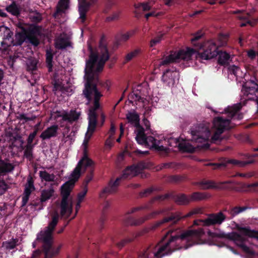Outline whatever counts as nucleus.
Returning a JSON list of instances; mask_svg holds the SVG:
<instances>
[{
	"mask_svg": "<svg viewBox=\"0 0 258 258\" xmlns=\"http://www.w3.org/2000/svg\"><path fill=\"white\" fill-rule=\"evenodd\" d=\"M79 12L82 22L86 20V13L89 11V0H79Z\"/></svg>",
	"mask_w": 258,
	"mask_h": 258,
	"instance_id": "20",
	"label": "nucleus"
},
{
	"mask_svg": "<svg viewBox=\"0 0 258 258\" xmlns=\"http://www.w3.org/2000/svg\"><path fill=\"white\" fill-rule=\"evenodd\" d=\"M92 161L89 158L86 152L84 153V155L81 159L77 163V166L75 168L71 174L72 178L69 179L62 185L61 195L66 196H69L72 188L75 183L78 181L79 178L81 176V168L84 167L85 168L91 165Z\"/></svg>",
	"mask_w": 258,
	"mask_h": 258,
	"instance_id": "7",
	"label": "nucleus"
},
{
	"mask_svg": "<svg viewBox=\"0 0 258 258\" xmlns=\"http://www.w3.org/2000/svg\"><path fill=\"white\" fill-rule=\"evenodd\" d=\"M255 80L256 79L254 78L253 80H250L243 84L241 91L244 95H253L258 92V84L256 83Z\"/></svg>",
	"mask_w": 258,
	"mask_h": 258,
	"instance_id": "14",
	"label": "nucleus"
},
{
	"mask_svg": "<svg viewBox=\"0 0 258 258\" xmlns=\"http://www.w3.org/2000/svg\"><path fill=\"white\" fill-rule=\"evenodd\" d=\"M81 114L80 111H77L76 110H71L69 113H65L61 116L62 119L70 123H72L79 118Z\"/></svg>",
	"mask_w": 258,
	"mask_h": 258,
	"instance_id": "22",
	"label": "nucleus"
},
{
	"mask_svg": "<svg viewBox=\"0 0 258 258\" xmlns=\"http://www.w3.org/2000/svg\"><path fill=\"white\" fill-rule=\"evenodd\" d=\"M198 184L202 189H219L222 187V183H217L211 180H203L200 182Z\"/></svg>",
	"mask_w": 258,
	"mask_h": 258,
	"instance_id": "27",
	"label": "nucleus"
},
{
	"mask_svg": "<svg viewBox=\"0 0 258 258\" xmlns=\"http://www.w3.org/2000/svg\"><path fill=\"white\" fill-rule=\"evenodd\" d=\"M16 40L18 45H21L28 37L27 32H17L16 34Z\"/></svg>",
	"mask_w": 258,
	"mask_h": 258,
	"instance_id": "41",
	"label": "nucleus"
},
{
	"mask_svg": "<svg viewBox=\"0 0 258 258\" xmlns=\"http://www.w3.org/2000/svg\"><path fill=\"white\" fill-rule=\"evenodd\" d=\"M128 97L131 98V100H130V102L132 103L133 102V100L144 102L146 100L145 97L143 96L141 91L138 89L133 91L129 95Z\"/></svg>",
	"mask_w": 258,
	"mask_h": 258,
	"instance_id": "32",
	"label": "nucleus"
},
{
	"mask_svg": "<svg viewBox=\"0 0 258 258\" xmlns=\"http://www.w3.org/2000/svg\"><path fill=\"white\" fill-rule=\"evenodd\" d=\"M97 116L94 115V114L90 115L89 114V123L87 128V132L86 136L89 135V138L92 136L96 128Z\"/></svg>",
	"mask_w": 258,
	"mask_h": 258,
	"instance_id": "25",
	"label": "nucleus"
},
{
	"mask_svg": "<svg viewBox=\"0 0 258 258\" xmlns=\"http://www.w3.org/2000/svg\"><path fill=\"white\" fill-rule=\"evenodd\" d=\"M228 70L230 74L237 76L239 71L240 70V69L239 67H236L235 65H231L229 67Z\"/></svg>",
	"mask_w": 258,
	"mask_h": 258,
	"instance_id": "56",
	"label": "nucleus"
},
{
	"mask_svg": "<svg viewBox=\"0 0 258 258\" xmlns=\"http://www.w3.org/2000/svg\"><path fill=\"white\" fill-rule=\"evenodd\" d=\"M258 206V199H252L247 201L246 205L244 206H235L231 210H246L255 208Z\"/></svg>",
	"mask_w": 258,
	"mask_h": 258,
	"instance_id": "26",
	"label": "nucleus"
},
{
	"mask_svg": "<svg viewBox=\"0 0 258 258\" xmlns=\"http://www.w3.org/2000/svg\"><path fill=\"white\" fill-rule=\"evenodd\" d=\"M54 45L57 49H63L71 46V42L67 38L59 37L55 40Z\"/></svg>",
	"mask_w": 258,
	"mask_h": 258,
	"instance_id": "30",
	"label": "nucleus"
},
{
	"mask_svg": "<svg viewBox=\"0 0 258 258\" xmlns=\"http://www.w3.org/2000/svg\"><path fill=\"white\" fill-rule=\"evenodd\" d=\"M38 61L36 58L28 59L26 62V70L34 76L37 75Z\"/></svg>",
	"mask_w": 258,
	"mask_h": 258,
	"instance_id": "29",
	"label": "nucleus"
},
{
	"mask_svg": "<svg viewBox=\"0 0 258 258\" xmlns=\"http://www.w3.org/2000/svg\"><path fill=\"white\" fill-rule=\"evenodd\" d=\"M120 13L119 12H115L113 13L111 15L107 16L106 18V22H111L113 21H115L118 20L119 18Z\"/></svg>",
	"mask_w": 258,
	"mask_h": 258,
	"instance_id": "53",
	"label": "nucleus"
},
{
	"mask_svg": "<svg viewBox=\"0 0 258 258\" xmlns=\"http://www.w3.org/2000/svg\"><path fill=\"white\" fill-rule=\"evenodd\" d=\"M210 198V195L205 192H195L189 195L190 202L208 199Z\"/></svg>",
	"mask_w": 258,
	"mask_h": 258,
	"instance_id": "34",
	"label": "nucleus"
},
{
	"mask_svg": "<svg viewBox=\"0 0 258 258\" xmlns=\"http://www.w3.org/2000/svg\"><path fill=\"white\" fill-rule=\"evenodd\" d=\"M70 0H59L56 8V13H64L69 8Z\"/></svg>",
	"mask_w": 258,
	"mask_h": 258,
	"instance_id": "42",
	"label": "nucleus"
},
{
	"mask_svg": "<svg viewBox=\"0 0 258 258\" xmlns=\"http://www.w3.org/2000/svg\"><path fill=\"white\" fill-rule=\"evenodd\" d=\"M8 188V184L3 179H0V196L5 194Z\"/></svg>",
	"mask_w": 258,
	"mask_h": 258,
	"instance_id": "52",
	"label": "nucleus"
},
{
	"mask_svg": "<svg viewBox=\"0 0 258 258\" xmlns=\"http://www.w3.org/2000/svg\"><path fill=\"white\" fill-rule=\"evenodd\" d=\"M225 220V216L222 213L220 212L218 214L210 215L203 222L205 225L210 226L212 224H221Z\"/></svg>",
	"mask_w": 258,
	"mask_h": 258,
	"instance_id": "16",
	"label": "nucleus"
},
{
	"mask_svg": "<svg viewBox=\"0 0 258 258\" xmlns=\"http://www.w3.org/2000/svg\"><path fill=\"white\" fill-rule=\"evenodd\" d=\"M78 211H50L48 215L50 221L43 230L37 234L36 240L43 242L44 258H52L59 252L60 247L53 246L52 234L60 217L64 219H73L77 215Z\"/></svg>",
	"mask_w": 258,
	"mask_h": 258,
	"instance_id": "4",
	"label": "nucleus"
},
{
	"mask_svg": "<svg viewBox=\"0 0 258 258\" xmlns=\"http://www.w3.org/2000/svg\"><path fill=\"white\" fill-rule=\"evenodd\" d=\"M106 220V214L105 212H103L101 215L100 220L99 221V225L100 229H102L103 228V224L104 222Z\"/></svg>",
	"mask_w": 258,
	"mask_h": 258,
	"instance_id": "59",
	"label": "nucleus"
},
{
	"mask_svg": "<svg viewBox=\"0 0 258 258\" xmlns=\"http://www.w3.org/2000/svg\"><path fill=\"white\" fill-rule=\"evenodd\" d=\"M83 189L82 192H80L78 195L77 200H79L80 201H82L84 198H85V196L86 195V194L87 192L88 188L87 187H83Z\"/></svg>",
	"mask_w": 258,
	"mask_h": 258,
	"instance_id": "58",
	"label": "nucleus"
},
{
	"mask_svg": "<svg viewBox=\"0 0 258 258\" xmlns=\"http://www.w3.org/2000/svg\"><path fill=\"white\" fill-rule=\"evenodd\" d=\"M54 193V189L52 187L41 190L40 199L37 200V202H34L31 205L37 207L40 204L41 206L38 207V210H42V205L44 202L50 199L53 197Z\"/></svg>",
	"mask_w": 258,
	"mask_h": 258,
	"instance_id": "13",
	"label": "nucleus"
},
{
	"mask_svg": "<svg viewBox=\"0 0 258 258\" xmlns=\"http://www.w3.org/2000/svg\"><path fill=\"white\" fill-rule=\"evenodd\" d=\"M203 34L198 32L191 38V45L195 47H186L185 49H180L178 52H171L169 55L160 62V65H167L171 63L179 62V60L189 61L194 54L197 53V56L202 59H210L218 56V46L213 40L202 42L201 39Z\"/></svg>",
	"mask_w": 258,
	"mask_h": 258,
	"instance_id": "1",
	"label": "nucleus"
},
{
	"mask_svg": "<svg viewBox=\"0 0 258 258\" xmlns=\"http://www.w3.org/2000/svg\"><path fill=\"white\" fill-rule=\"evenodd\" d=\"M178 74L176 69H167L165 70L162 76V80L166 85L170 87L175 84L176 78L178 79Z\"/></svg>",
	"mask_w": 258,
	"mask_h": 258,
	"instance_id": "12",
	"label": "nucleus"
},
{
	"mask_svg": "<svg viewBox=\"0 0 258 258\" xmlns=\"http://www.w3.org/2000/svg\"><path fill=\"white\" fill-rule=\"evenodd\" d=\"M169 199L172 200L176 204L178 205H187L190 202V196L184 194H176L174 191H171L165 195L155 196L150 202L152 204L155 201L162 202Z\"/></svg>",
	"mask_w": 258,
	"mask_h": 258,
	"instance_id": "9",
	"label": "nucleus"
},
{
	"mask_svg": "<svg viewBox=\"0 0 258 258\" xmlns=\"http://www.w3.org/2000/svg\"><path fill=\"white\" fill-rule=\"evenodd\" d=\"M175 141L176 143H178V148L181 151L189 153L195 151V147L190 145L189 143H186L185 141L180 143L178 139H175Z\"/></svg>",
	"mask_w": 258,
	"mask_h": 258,
	"instance_id": "28",
	"label": "nucleus"
},
{
	"mask_svg": "<svg viewBox=\"0 0 258 258\" xmlns=\"http://www.w3.org/2000/svg\"><path fill=\"white\" fill-rule=\"evenodd\" d=\"M133 239H134L133 238H131L122 239L121 240L120 242H119L116 244L117 246L119 248H121L127 243H129V242L133 241Z\"/></svg>",
	"mask_w": 258,
	"mask_h": 258,
	"instance_id": "57",
	"label": "nucleus"
},
{
	"mask_svg": "<svg viewBox=\"0 0 258 258\" xmlns=\"http://www.w3.org/2000/svg\"><path fill=\"white\" fill-rule=\"evenodd\" d=\"M254 162L253 159H249L247 161H239L235 159H226V158H224L223 160L219 163H208L206 164V166H213V169L216 170V169H220L222 167H225L227 164H231L232 165H235L236 166L238 167H244L247 165H249V164L252 163Z\"/></svg>",
	"mask_w": 258,
	"mask_h": 258,
	"instance_id": "11",
	"label": "nucleus"
},
{
	"mask_svg": "<svg viewBox=\"0 0 258 258\" xmlns=\"http://www.w3.org/2000/svg\"><path fill=\"white\" fill-rule=\"evenodd\" d=\"M42 27L36 25H31L27 31L28 35L40 36L41 34Z\"/></svg>",
	"mask_w": 258,
	"mask_h": 258,
	"instance_id": "40",
	"label": "nucleus"
},
{
	"mask_svg": "<svg viewBox=\"0 0 258 258\" xmlns=\"http://www.w3.org/2000/svg\"><path fill=\"white\" fill-rule=\"evenodd\" d=\"M191 140L195 143H203L209 140L211 132L208 126L204 123H199L195 128H191Z\"/></svg>",
	"mask_w": 258,
	"mask_h": 258,
	"instance_id": "10",
	"label": "nucleus"
},
{
	"mask_svg": "<svg viewBox=\"0 0 258 258\" xmlns=\"http://www.w3.org/2000/svg\"><path fill=\"white\" fill-rule=\"evenodd\" d=\"M160 141H157L153 136H147L145 142V147H148L150 149H155L156 150L161 151L163 149V146H160Z\"/></svg>",
	"mask_w": 258,
	"mask_h": 258,
	"instance_id": "23",
	"label": "nucleus"
},
{
	"mask_svg": "<svg viewBox=\"0 0 258 258\" xmlns=\"http://www.w3.org/2000/svg\"><path fill=\"white\" fill-rule=\"evenodd\" d=\"M141 52L142 50L141 48H137L130 52L127 53L124 57V63H126L131 61L132 59L138 56Z\"/></svg>",
	"mask_w": 258,
	"mask_h": 258,
	"instance_id": "36",
	"label": "nucleus"
},
{
	"mask_svg": "<svg viewBox=\"0 0 258 258\" xmlns=\"http://www.w3.org/2000/svg\"><path fill=\"white\" fill-rule=\"evenodd\" d=\"M182 180V177L181 176H179L178 175H172L170 176H169L167 178V181L169 182H172V183H176L180 182Z\"/></svg>",
	"mask_w": 258,
	"mask_h": 258,
	"instance_id": "54",
	"label": "nucleus"
},
{
	"mask_svg": "<svg viewBox=\"0 0 258 258\" xmlns=\"http://www.w3.org/2000/svg\"><path fill=\"white\" fill-rule=\"evenodd\" d=\"M39 176L41 178L47 182L54 181L55 176L53 174H50L46 171L39 172Z\"/></svg>",
	"mask_w": 258,
	"mask_h": 258,
	"instance_id": "44",
	"label": "nucleus"
},
{
	"mask_svg": "<svg viewBox=\"0 0 258 258\" xmlns=\"http://www.w3.org/2000/svg\"><path fill=\"white\" fill-rule=\"evenodd\" d=\"M100 105L99 101L94 100L93 106L90 108L89 114H94V115L97 116L96 110H97V109H98L100 108Z\"/></svg>",
	"mask_w": 258,
	"mask_h": 258,
	"instance_id": "48",
	"label": "nucleus"
},
{
	"mask_svg": "<svg viewBox=\"0 0 258 258\" xmlns=\"http://www.w3.org/2000/svg\"><path fill=\"white\" fill-rule=\"evenodd\" d=\"M246 187L249 191H257L256 188L258 187V182L248 184Z\"/></svg>",
	"mask_w": 258,
	"mask_h": 258,
	"instance_id": "60",
	"label": "nucleus"
},
{
	"mask_svg": "<svg viewBox=\"0 0 258 258\" xmlns=\"http://www.w3.org/2000/svg\"><path fill=\"white\" fill-rule=\"evenodd\" d=\"M230 118H225L223 117H217L214 119L215 133L211 137L212 143L219 144L222 140L229 139V135L222 136V134L225 130L230 129Z\"/></svg>",
	"mask_w": 258,
	"mask_h": 258,
	"instance_id": "8",
	"label": "nucleus"
},
{
	"mask_svg": "<svg viewBox=\"0 0 258 258\" xmlns=\"http://www.w3.org/2000/svg\"><path fill=\"white\" fill-rule=\"evenodd\" d=\"M241 108L240 104L238 105H235L232 107H228L226 108L225 111L228 113V116L230 118H236L237 119H241L242 118L243 116L241 114H238L237 113Z\"/></svg>",
	"mask_w": 258,
	"mask_h": 258,
	"instance_id": "21",
	"label": "nucleus"
},
{
	"mask_svg": "<svg viewBox=\"0 0 258 258\" xmlns=\"http://www.w3.org/2000/svg\"><path fill=\"white\" fill-rule=\"evenodd\" d=\"M153 214H150L144 217L138 218V219H136V218L130 216H127L125 218L124 222L126 225L139 226L145 222V221L151 219V218H153Z\"/></svg>",
	"mask_w": 258,
	"mask_h": 258,
	"instance_id": "15",
	"label": "nucleus"
},
{
	"mask_svg": "<svg viewBox=\"0 0 258 258\" xmlns=\"http://www.w3.org/2000/svg\"><path fill=\"white\" fill-rule=\"evenodd\" d=\"M126 118L128 122L132 124H134L137 128L141 126L140 124V116L136 112H130L126 115Z\"/></svg>",
	"mask_w": 258,
	"mask_h": 258,
	"instance_id": "31",
	"label": "nucleus"
},
{
	"mask_svg": "<svg viewBox=\"0 0 258 258\" xmlns=\"http://www.w3.org/2000/svg\"><path fill=\"white\" fill-rule=\"evenodd\" d=\"M92 163L90 166L86 167V168L84 167H82L81 168V171H82L83 172H85L86 170H88V173L87 174L86 176V178H85L83 182V187H87V185L88 183L91 181L93 177V172H94V162L91 160Z\"/></svg>",
	"mask_w": 258,
	"mask_h": 258,
	"instance_id": "24",
	"label": "nucleus"
},
{
	"mask_svg": "<svg viewBox=\"0 0 258 258\" xmlns=\"http://www.w3.org/2000/svg\"><path fill=\"white\" fill-rule=\"evenodd\" d=\"M171 231H169L163 237L162 240L164 241L165 239L169 237L167 241L160 246L157 251L155 247L150 246L144 250L143 252L139 254L138 258H161L163 255L171 254L173 251L181 248L177 244V241L179 239L186 240L187 243L184 247L185 249L197 243L196 241H192L194 237L198 234V232L196 231H187L180 234V235L174 236L171 235Z\"/></svg>",
	"mask_w": 258,
	"mask_h": 258,
	"instance_id": "3",
	"label": "nucleus"
},
{
	"mask_svg": "<svg viewBox=\"0 0 258 258\" xmlns=\"http://www.w3.org/2000/svg\"><path fill=\"white\" fill-rule=\"evenodd\" d=\"M164 36V34H161L157 35L155 38H153L150 41V47H152L156 45L157 43L160 42L162 37Z\"/></svg>",
	"mask_w": 258,
	"mask_h": 258,
	"instance_id": "50",
	"label": "nucleus"
},
{
	"mask_svg": "<svg viewBox=\"0 0 258 258\" xmlns=\"http://www.w3.org/2000/svg\"><path fill=\"white\" fill-rule=\"evenodd\" d=\"M218 55L219 56L218 61L220 64L225 65L228 63L229 60L230 58L229 53L219 50Z\"/></svg>",
	"mask_w": 258,
	"mask_h": 258,
	"instance_id": "37",
	"label": "nucleus"
},
{
	"mask_svg": "<svg viewBox=\"0 0 258 258\" xmlns=\"http://www.w3.org/2000/svg\"><path fill=\"white\" fill-rule=\"evenodd\" d=\"M58 126L57 124L51 125L43 131L40 136V138L43 140L50 139L56 137L57 134Z\"/></svg>",
	"mask_w": 258,
	"mask_h": 258,
	"instance_id": "17",
	"label": "nucleus"
},
{
	"mask_svg": "<svg viewBox=\"0 0 258 258\" xmlns=\"http://www.w3.org/2000/svg\"><path fill=\"white\" fill-rule=\"evenodd\" d=\"M42 20V16L40 14H37V15L33 16L31 17V21L33 22L39 23Z\"/></svg>",
	"mask_w": 258,
	"mask_h": 258,
	"instance_id": "62",
	"label": "nucleus"
},
{
	"mask_svg": "<svg viewBox=\"0 0 258 258\" xmlns=\"http://www.w3.org/2000/svg\"><path fill=\"white\" fill-rule=\"evenodd\" d=\"M18 242V238H12V241L3 242V245H5L7 249H13L16 247Z\"/></svg>",
	"mask_w": 258,
	"mask_h": 258,
	"instance_id": "46",
	"label": "nucleus"
},
{
	"mask_svg": "<svg viewBox=\"0 0 258 258\" xmlns=\"http://www.w3.org/2000/svg\"><path fill=\"white\" fill-rule=\"evenodd\" d=\"M53 57V53L52 52L51 49H47L46 53V62L47 64V67L48 69V72H51L52 71L53 64L52 59Z\"/></svg>",
	"mask_w": 258,
	"mask_h": 258,
	"instance_id": "39",
	"label": "nucleus"
},
{
	"mask_svg": "<svg viewBox=\"0 0 258 258\" xmlns=\"http://www.w3.org/2000/svg\"><path fill=\"white\" fill-rule=\"evenodd\" d=\"M42 253V250L37 249L34 250L32 254L31 258H38Z\"/></svg>",
	"mask_w": 258,
	"mask_h": 258,
	"instance_id": "64",
	"label": "nucleus"
},
{
	"mask_svg": "<svg viewBox=\"0 0 258 258\" xmlns=\"http://www.w3.org/2000/svg\"><path fill=\"white\" fill-rule=\"evenodd\" d=\"M36 117L35 116H32L31 117H26L25 114L24 113H20L18 116H17V118L20 120H24L25 122L29 121V120H34Z\"/></svg>",
	"mask_w": 258,
	"mask_h": 258,
	"instance_id": "55",
	"label": "nucleus"
},
{
	"mask_svg": "<svg viewBox=\"0 0 258 258\" xmlns=\"http://www.w3.org/2000/svg\"><path fill=\"white\" fill-rule=\"evenodd\" d=\"M137 128L136 140L139 144L145 146L146 135L145 133V129L141 126Z\"/></svg>",
	"mask_w": 258,
	"mask_h": 258,
	"instance_id": "33",
	"label": "nucleus"
},
{
	"mask_svg": "<svg viewBox=\"0 0 258 258\" xmlns=\"http://www.w3.org/2000/svg\"><path fill=\"white\" fill-rule=\"evenodd\" d=\"M6 10L8 13L14 16H18L21 13L20 9L14 2H12L11 5L6 8Z\"/></svg>",
	"mask_w": 258,
	"mask_h": 258,
	"instance_id": "38",
	"label": "nucleus"
},
{
	"mask_svg": "<svg viewBox=\"0 0 258 258\" xmlns=\"http://www.w3.org/2000/svg\"><path fill=\"white\" fill-rule=\"evenodd\" d=\"M181 219V217L171 215L165 217L162 220L157 222L153 225L151 227V230H154L155 228L160 227L163 224L170 223V224L175 223L176 222Z\"/></svg>",
	"mask_w": 258,
	"mask_h": 258,
	"instance_id": "19",
	"label": "nucleus"
},
{
	"mask_svg": "<svg viewBox=\"0 0 258 258\" xmlns=\"http://www.w3.org/2000/svg\"><path fill=\"white\" fill-rule=\"evenodd\" d=\"M172 163L167 162L161 163L159 166L158 170H162L163 168H171Z\"/></svg>",
	"mask_w": 258,
	"mask_h": 258,
	"instance_id": "63",
	"label": "nucleus"
},
{
	"mask_svg": "<svg viewBox=\"0 0 258 258\" xmlns=\"http://www.w3.org/2000/svg\"><path fill=\"white\" fill-rule=\"evenodd\" d=\"M27 39L33 46H37L40 43V41L37 36L28 35Z\"/></svg>",
	"mask_w": 258,
	"mask_h": 258,
	"instance_id": "49",
	"label": "nucleus"
},
{
	"mask_svg": "<svg viewBox=\"0 0 258 258\" xmlns=\"http://www.w3.org/2000/svg\"><path fill=\"white\" fill-rule=\"evenodd\" d=\"M14 165L8 158H0V175H5L14 170Z\"/></svg>",
	"mask_w": 258,
	"mask_h": 258,
	"instance_id": "18",
	"label": "nucleus"
},
{
	"mask_svg": "<svg viewBox=\"0 0 258 258\" xmlns=\"http://www.w3.org/2000/svg\"><path fill=\"white\" fill-rule=\"evenodd\" d=\"M113 140L114 139L113 138L112 136L110 135L106 140L105 146L109 147H111L113 144Z\"/></svg>",
	"mask_w": 258,
	"mask_h": 258,
	"instance_id": "61",
	"label": "nucleus"
},
{
	"mask_svg": "<svg viewBox=\"0 0 258 258\" xmlns=\"http://www.w3.org/2000/svg\"><path fill=\"white\" fill-rule=\"evenodd\" d=\"M88 48L90 54L89 58L86 61L84 76L86 82L83 95L88 101H91L92 95L94 94V100L99 101L102 95L97 88L99 79L96 74L102 72L104 64L109 58V52L106 46L102 48V54L95 68V66L98 59V53L94 51L90 45L88 46Z\"/></svg>",
	"mask_w": 258,
	"mask_h": 258,
	"instance_id": "2",
	"label": "nucleus"
},
{
	"mask_svg": "<svg viewBox=\"0 0 258 258\" xmlns=\"http://www.w3.org/2000/svg\"><path fill=\"white\" fill-rule=\"evenodd\" d=\"M144 168L145 166L143 163H139L137 165L133 164L126 167L120 177H117L115 181L110 182L108 186L102 189L100 194V197L104 199L106 197L107 194L115 192L116 188L121 179H125L137 176Z\"/></svg>",
	"mask_w": 258,
	"mask_h": 258,
	"instance_id": "6",
	"label": "nucleus"
},
{
	"mask_svg": "<svg viewBox=\"0 0 258 258\" xmlns=\"http://www.w3.org/2000/svg\"><path fill=\"white\" fill-rule=\"evenodd\" d=\"M155 190V188L153 187H151L150 188H148L143 190V191H141L140 192V198H144L146 197V196L151 195L154 190Z\"/></svg>",
	"mask_w": 258,
	"mask_h": 258,
	"instance_id": "51",
	"label": "nucleus"
},
{
	"mask_svg": "<svg viewBox=\"0 0 258 258\" xmlns=\"http://www.w3.org/2000/svg\"><path fill=\"white\" fill-rule=\"evenodd\" d=\"M40 123H37L35 127L34 130L33 131L32 133H31L28 137V138L27 139V145H34L35 146L37 143L33 144V141L34 139L35 138L36 135L38 131V126L39 125Z\"/></svg>",
	"mask_w": 258,
	"mask_h": 258,
	"instance_id": "45",
	"label": "nucleus"
},
{
	"mask_svg": "<svg viewBox=\"0 0 258 258\" xmlns=\"http://www.w3.org/2000/svg\"><path fill=\"white\" fill-rule=\"evenodd\" d=\"M240 233L232 232L231 233H225L224 232H213L209 231V235L212 238H225L233 240L238 246L241 248L245 253L249 255H254V250L249 248L244 244L246 238L245 236L250 238L258 239V231L250 230L248 227H240L238 228Z\"/></svg>",
	"mask_w": 258,
	"mask_h": 258,
	"instance_id": "5",
	"label": "nucleus"
},
{
	"mask_svg": "<svg viewBox=\"0 0 258 258\" xmlns=\"http://www.w3.org/2000/svg\"><path fill=\"white\" fill-rule=\"evenodd\" d=\"M35 189L34 185V179L30 174L27 177V182L25 185V189L24 191V194L31 195L32 191Z\"/></svg>",
	"mask_w": 258,
	"mask_h": 258,
	"instance_id": "35",
	"label": "nucleus"
},
{
	"mask_svg": "<svg viewBox=\"0 0 258 258\" xmlns=\"http://www.w3.org/2000/svg\"><path fill=\"white\" fill-rule=\"evenodd\" d=\"M34 147V145H26L25 148L24 156L30 161L33 159V150Z\"/></svg>",
	"mask_w": 258,
	"mask_h": 258,
	"instance_id": "43",
	"label": "nucleus"
},
{
	"mask_svg": "<svg viewBox=\"0 0 258 258\" xmlns=\"http://www.w3.org/2000/svg\"><path fill=\"white\" fill-rule=\"evenodd\" d=\"M69 197L62 195V199L61 202V210H72V206L70 208H68L69 206Z\"/></svg>",
	"mask_w": 258,
	"mask_h": 258,
	"instance_id": "47",
	"label": "nucleus"
}]
</instances>
